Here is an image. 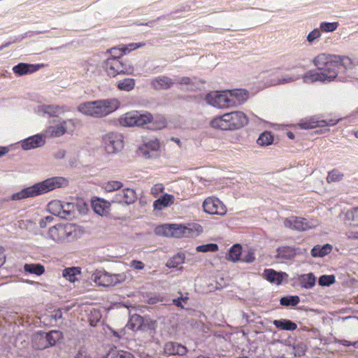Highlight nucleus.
<instances>
[{
    "label": "nucleus",
    "instance_id": "nucleus-7",
    "mask_svg": "<svg viewBox=\"0 0 358 358\" xmlns=\"http://www.w3.org/2000/svg\"><path fill=\"white\" fill-rule=\"evenodd\" d=\"M80 234L78 227L71 223L56 224L49 229L48 237L55 242L71 241Z\"/></svg>",
    "mask_w": 358,
    "mask_h": 358
},
{
    "label": "nucleus",
    "instance_id": "nucleus-43",
    "mask_svg": "<svg viewBox=\"0 0 358 358\" xmlns=\"http://www.w3.org/2000/svg\"><path fill=\"white\" fill-rule=\"evenodd\" d=\"M345 216L346 220L352 222L354 226L358 227V208L348 210Z\"/></svg>",
    "mask_w": 358,
    "mask_h": 358
},
{
    "label": "nucleus",
    "instance_id": "nucleus-22",
    "mask_svg": "<svg viewBox=\"0 0 358 358\" xmlns=\"http://www.w3.org/2000/svg\"><path fill=\"white\" fill-rule=\"evenodd\" d=\"M164 352L167 355H183L187 352V348L176 342H167L164 345Z\"/></svg>",
    "mask_w": 358,
    "mask_h": 358
},
{
    "label": "nucleus",
    "instance_id": "nucleus-40",
    "mask_svg": "<svg viewBox=\"0 0 358 358\" xmlns=\"http://www.w3.org/2000/svg\"><path fill=\"white\" fill-rule=\"evenodd\" d=\"M135 80L132 78H124L117 83V87L121 90L129 92L134 88Z\"/></svg>",
    "mask_w": 358,
    "mask_h": 358
},
{
    "label": "nucleus",
    "instance_id": "nucleus-57",
    "mask_svg": "<svg viewBox=\"0 0 358 358\" xmlns=\"http://www.w3.org/2000/svg\"><path fill=\"white\" fill-rule=\"evenodd\" d=\"M255 255L252 251H249L241 259L243 262L246 263L252 262L255 260Z\"/></svg>",
    "mask_w": 358,
    "mask_h": 358
},
{
    "label": "nucleus",
    "instance_id": "nucleus-5",
    "mask_svg": "<svg viewBox=\"0 0 358 358\" xmlns=\"http://www.w3.org/2000/svg\"><path fill=\"white\" fill-rule=\"evenodd\" d=\"M155 233L159 236L173 238H193L202 232V227L199 224L185 226L178 224H166L155 228Z\"/></svg>",
    "mask_w": 358,
    "mask_h": 358
},
{
    "label": "nucleus",
    "instance_id": "nucleus-15",
    "mask_svg": "<svg viewBox=\"0 0 358 358\" xmlns=\"http://www.w3.org/2000/svg\"><path fill=\"white\" fill-rule=\"evenodd\" d=\"M203 211L209 215H224L227 209L226 206L215 196H208L202 203Z\"/></svg>",
    "mask_w": 358,
    "mask_h": 358
},
{
    "label": "nucleus",
    "instance_id": "nucleus-12",
    "mask_svg": "<svg viewBox=\"0 0 358 358\" xmlns=\"http://www.w3.org/2000/svg\"><path fill=\"white\" fill-rule=\"evenodd\" d=\"M127 327L132 331L142 330L148 331L149 334L153 336L157 325L155 321L144 320L139 315L134 314L130 317Z\"/></svg>",
    "mask_w": 358,
    "mask_h": 358
},
{
    "label": "nucleus",
    "instance_id": "nucleus-50",
    "mask_svg": "<svg viewBox=\"0 0 358 358\" xmlns=\"http://www.w3.org/2000/svg\"><path fill=\"white\" fill-rule=\"evenodd\" d=\"M335 282L334 275H323L319 278V285L321 286H329Z\"/></svg>",
    "mask_w": 358,
    "mask_h": 358
},
{
    "label": "nucleus",
    "instance_id": "nucleus-56",
    "mask_svg": "<svg viewBox=\"0 0 358 358\" xmlns=\"http://www.w3.org/2000/svg\"><path fill=\"white\" fill-rule=\"evenodd\" d=\"M129 266L136 270H143L145 268L144 263L138 260H132Z\"/></svg>",
    "mask_w": 358,
    "mask_h": 358
},
{
    "label": "nucleus",
    "instance_id": "nucleus-8",
    "mask_svg": "<svg viewBox=\"0 0 358 358\" xmlns=\"http://www.w3.org/2000/svg\"><path fill=\"white\" fill-rule=\"evenodd\" d=\"M122 55L110 57L103 63V68L110 77H115L117 75H129L133 72V67L123 63L120 57Z\"/></svg>",
    "mask_w": 358,
    "mask_h": 358
},
{
    "label": "nucleus",
    "instance_id": "nucleus-31",
    "mask_svg": "<svg viewBox=\"0 0 358 358\" xmlns=\"http://www.w3.org/2000/svg\"><path fill=\"white\" fill-rule=\"evenodd\" d=\"M272 322L280 330L294 331L297 329V324L289 320H275Z\"/></svg>",
    "mask_w": 358,
    "mask_h": 358
},
{
    "label": "nucleus",
    "instance_id": "nucleus-18",
    "mask_svg": "<svg viewBox=\"0 0 358 358\" xmlns=\"http://www.w3.org/2000/svg\"><path fill=\"white\" fill-rule=\"evenodd\" d=\"M44 134H36L25 138L20 142L21 147L24 150L35 149L45 143Z\"/></svg>",
    "mask_w": 358,
    "mask_h": 358
},
{
    "label": "nucleus",
    "instance_id": "nucleus-46",
    "mask_svg": "<svg viewBox=\"0 0 358 358\" xmlns=\"http://www.w3.org/2000/svg\"><path fill=\"white\" fill-rule=\"evenodd\" d=\"M339 24L338 22H322L320 24V29L324 32H333L337 29Z\"/></svg>",
    "mask_w": 358,
    "mask_h": 358
},
{
    "label": "nucleus",
    "instance_id": "nucleus-35",
    "mask_svg": "<svg viewBox=\"0 0 358 358\" xmlns=\"http://www.w3.org/2000/svg\"><path fill=\"white\" fill-rule=\"evenodd\" d=\"M24 271L36 275H41L45 272V268L40 264H26L24 266Z\"/></svg>",
    "mask_w": 358,
    "mask_h": 358
},
{
    "label": "nucleus",
    "instance_id": "nucleus-62",
    "mask_svg": "<svg viewBox=\"0 0 358 358\" xmlns=\"http://www.w3.org/2000/svg\"><path fill=\"white\" fill-rule=\"evenodd\" d=\"M65 154L66 152L64 150H59L55 153V157L57 159H63L65 156Z\"/></svg>",
    "mask_w": 358,
    "mask_h": 358
},
{
    "label": "nucleus",
    "instance_id": "nucleus-30",
    "mask_svg": "<svg viewBox=\"0 0 358 358\" xmlns=\"http://www.w3.org/2000/svg\"><path fill=\"white\" fill-rule=\"evenodd\" d=\"M99 187L101 189L105 191L106 192H113L117 190H120L122 187L123 184L121 181L119 180H108L102 182Z\"/></svg>",
    "mask_w": 358,
    "mask_h": 358
},
{
    "label": "nucleus",
    "instance_id": "nucleus-1",
    "mask_svg": "<svg viewBox=\"0 0 358 358\" xmlns=\"http://www.w3.org/2000/svg\"><path fill=\"white\" fill-rule=\"evenodd\" d=\"M248 98L247 91L241 89L211 92L206 96V101L214 107L227 108L243 103Z\"/></svg>",
    "mask_w": 358,
    "mask_h": 358
},
{
    "label": "nucleus",
    "instance_id": "nucleus-39",
    "mask_svg": "<svg viewBox=\"0 0 358 358\" xmlns=\"http://www.w3.org/2000/svg\"><path fill=\"white\" fill-rule=\"evenodd\" d=\"M242 252V247L239 244H236L233 245L229 252V257L228 259L231 260L232 262H238L241 260L240 256Z\"/></svg>",
    "mask_w": 358,
    "mask_h": 358
},
{
    "label": "nucleus",
    "instance_id": "nucleus-25",
    "mask_svg": "<svg viewBox=\"0 0 358 358\" xmlns=\"http://www.w3.org/2000/svg\"><path fill=\"white\" fill-rule=\"evenodd\" d=\"M40 65H34L26 63H20L13 67V71L17 76H24L32 73L38 70Z\"/></svg>",
    "mask_w": 358,
    "mask_h": 358
},
{
    "label": "nucleus",
    "instance_id": "nucleus-24",
    "mask_svg": "<svg viewBox=\"0 0 358 358\" xmlns=\"http://www.w3.org/2000/svg\"><path fill=\"white\" fill-rule=\"evenodd\" d=\"M175 197L173 195L164 194L154 201L153 208L155 210H162L173 205Z\"/></svg>",
    "mask_w": 358,
    "mask_h": 358
},
{
    "label": "nucleus",
    "instance_id": "nucleus-44",
    "mask_svg": "<svg viewBox=\"0 0 358 358\" xmlns=\"http://www.w3.org/2000/svg\"><path fill=\"white\" fill-rule=\"evenodd\" d=\"M299 297L298 296H290L282 297L280 300V304L284 306H295L299 303Z\"/></svg>",
    "mask_w": 358,
    "mask_h": 358
},
{
    "label": "nucleus",
    "instance_id": "nucleus-61",
    "mask_svg": "<svg viewBox=\"0 0 358 358\" xmlns=\"http://www.w3.org/2000/svg\"><path fill=\"white\" fill-rule=\"evenodd\" d=\"M187 300V298L181 297V298L175 299L173 300V303L176 304L177 306L183 308L182 303L186 302Z\"/></svg>",
    "mask_w": 358,
    "mask_h": 358
},
{
    "label": "nucleus",
    "instance_id": "nucleus-36",
    "mask_svg": "<svg viewBox=\"0 0 358 358\" xmlns=\"http://www.w3.org/2000/svg\"><path fill=\"white\" fill-rule=\"evenodd\" d=\"M45 336L50 347L55 345L57 341L62 339V333L57 330H52L48 333H45Z\"/></svg>",
    "mask_w": 358,
    "mask_h": 358
},
{
    "label": "nucleus",
    "instance_id": "nucleus-53",
    "mask_svg": "<svg viewBox=\"0 0 358 358\" xmlns=\"http://www.w3.org/2000/svg\"><path fill=\"white\" fill-rule=\"evenodd\" d=\"M293 351L294 357L301 356L304 355L306 351L305 345L302 343H299L291 348Z\"/></svg>",
    "mask_w": 358,
    "mask_h": 358
},
{
    "label": "nucleus",
    "instance_id": "nucleus-21",
    "mask_svg": "<svg viewBox=\"0 0 358 358\" xmlns=\"http://www.w3.org/2000/svg\"><path fill=\"white\" fill-rule=\"evenodd\" d=\"M301 74L299 69H294L290 73L282 75L271 82V85H285L293 83L300 78Z\"/></svg>",
    "mask_w": 358,
    "mask_h": 358
},
{
    "label": "nucleus",
    "instance_id": "nucleus-64",
    "mask_svg": "<svg viewBox=\"0 0 358 358\" xmlns=\"http://www.w3.org/2000/svg\"><path fill=\"white\" fill-rule=\"evenodd\" d=\"M347 236L348 238L350 239H358V231H356V232H353V231H350V232H348L347 233Z\"/></svg>",
    "mask_w": 358,
    "mask_h": 358
},
{
    "label": "nucleus",
    "instance_id": "nucleus-16",
    "mask_svg": "<svg viewBox=\"0 0 358 358\" xmlns=\"http://www.w3.org/2000/svg\"><path fill=\"white\" fill-rule=\"evenodd\" d=\"M136 199V193L133 189L125 188L117 193L113 198L112 201L121 204L130 205L134 203Z\"/></svg>",
    "mask_w": 358,
    "mask_h": 358
},
{
    "label": "nucleus",
    "instance_id": "nucleus-9",
    "mask_svg": "<svg viewBox=\"0 0 358 358\" xmlns=\"http://www.w3.org/2000/svg\"><path fill=\"white\" fill-rule=\"evenodd\" d=\"M124 273L110 274L106 271L96 270L91 275V280L99 286L109 287L121 283L126 280Z\"/></svg>",
    "mask_w": 358,
    "mask_h": 358
},
{
    "label": "nucleus",
    "instance_id": "nucleus-34",
    "mask_svg": "<svg viewBox=\"0 0 358 358\" xmlns=\"http://www.w3.org/2000/svg\"><path fill=\"white\" fill-rule=\"evenodd\" d=\"M80 273V268L78 267L67 268L63 270L62 275L66 280L71 282H76L77 275Z\"/></svg>",
    "mask_w": 358,
    "mask_h": 358
},
{
    "label": "nucleus",
    "instance_id": "nucleus-3",
    "mask_svg": "<svg viewBox=\"0 0 358 358\" xmlns=\"http://www.w3.org/2000/svg\"><path fill=\"white\" fill-rule=\"evenodd\" d=\"M120 106V101L112 98L82 103L78 106L77 110L85 115L101 118L113 113Z\"/></svg>",
    "mask_w": 358,
    "mask_h": 358
},
{
    "label": "nucleus",
    "instance_id": "nucleus-33",
    "mask_svg": "<svg viewBox=\"0 0 358 358\" xmlns=\"http://www.w3.org/2000/svg\"><path fill=\"white\" fill-rule=\"evenodd\" d=\"M299 280L303 287L306 289H310L315 285L316 278L313 273H310L301 275L299 278Z\"/></svg>",
    "mask_w": 358,
    "mask_h": 358
},
{
    "label": "nucleus",
    "instance_id": "nucleus-47",
    "mask_svg": "<svg viewBox=\"0 0 358 358\" xmlns=\"http://www.w3.org/2000/svg\"><path fill=\"white\" fill-rule=\"evenodd\" d=\"M109 355L110 358H135L131 353L119 350L110 351Z\"/></svg>",
    "mask_w": 358,
    "mask_h": 358
},
{
    "label": "nucleus",
    "instance_id": "nucleus-45",
    "mask_svg": "<svg viewBox=\"0 0 358 358\" xmlns=\"http://www.w3.org/2000/svg\"><path fill=\"white\" fill-rule=\"evenodd\" d=\"M339 66L341 65L346 69H352L356 65V61L352 60L348 57L339 56L338 59Z\"/></svg>",
    "mask_w": 358,
    "mask_h": 358
},
{
    "label": "nucleus",
    "instance_id": "nucleus-14",
    "mask_svg": "<svg viewBox=\"0 0 358 358\" xmlns=\"http://www.w3.org/2000/svg\"><path fill=\"white\" fill-rule=\"evenodd\" d=\"M284 224L287 228L303 231L316 227L319 222L315 220H308L301 217L291 216L285 220Z\"/></svg>",
    "mask_w": 358,
    "mask_h": 358
},
{
    "label": "nucleus",
    "instance_id": "nucleus-19",
    "mask_svg": "<svg viewBox=\"0 0 358 358\" xmlns=\"http://www.w3.org/2000/svg\"><path fill=\"white\" fill-rule=\"evenodd\" d=\"M144 148L142 149L143 155L147 158L157 157L160 150V143L158 139L152 138L145 141Z\"/></svg>",
    "mask_w": 358,
    "mask_h": 358
},
{
    "label": "nucleus",
    "instance_id": "nucleus-41",
    "mask_svg": "<svg viewBox=\"0 0 358 358\" xmlns=\"http://www.w3.org/2000/svg\"><path fill=\"white\" fill-rule=\"evenodd\" d=\"M273 141V137L271 132H263L257 139V143L262 146L271 145Z\"/></svg>",
    "mask_w": 358,
    "mask_h": 358
},
{
    "label": "nucleus",
    "instance_id": "nucleus-42",
    "mask_svg": "<svg viewBox=\"0 0 358 358\" xmlns=\"http://www.w3.org/2000/svg\"><path fill=\"white\" fill-rule=\"evenodd\" d=\"M76 209V206L72 203H62V210L61 214L62 218H67L73 215Z\"/></svg>",
    "mask_w": 358,
    "mask_h": 358
},
{
    "label": "nucleus",
    "instance_id": "nucleus-49",
    "mask_svg": "<svg viewBox=\"0 0 358 358\" xmlns=\"http://www.w3.org/2000/svg\"><path fill=\"white\" fill-rule=\"evenodd\" d=\"M343 176V175L339 171L334 169L329 172L327 180L328 182H338L342 179Z\"/></svg>",
    "mask_w": 358,
    "mask_h": 358
},
{
    "label": "nucleus",
    "instance_id": "nucleus-13",
    "mask_svg": "<svg viewBox=\"0 0 358 358\" xmlns=\"http://www.w3.org/2000/svg\"><path fill=\"white\" fill-rule=\"evenodd\" d=\"M103 145L108 155H115L124 147L122 134L115 132L106 134L103 137Z\"/></svg>",
    "mask_w": 358,
    "mask_h": 358
},
{
    "label": "nucleus",
    "instance_id": "nucleus-4",
    "mask_svg": "<svg viewBox=\"0 0 358 358\" xmlns=\"http://www.w3.org/2000/svg\"><path fill=\"white\" fill-rule=\"evenodd\" d=\"M248 123L247 115L242 111L236 110L215 116L211 121L213 128L220 130H236Z\"/></svg>",
    "mask_w": 358,
    "mask_h": 358
},
{
    "label": "nucleus",
    "instance_id": "nucleus-52",
    "mask_svg": "<svg viewBox=\"0 0 358 358\" xmlns=\"http://www.w3.org/2000/svg\"><path fill=\"white\" fill-rule=\"evenodd\" d=\"M144 44L143 43H130L127 45H124V46H122V52L120 53V55H123L127 52H129L132 50H134L138 48H141L142 46H143Z\"/></svg>",
    "mask_w": 358,
    "mask_h": 358
},
{
    "label": "nucleus",
    "instance_id": "nucleus-29",
    "mask_svg": "<svg viewBox=\"0 0 358 358\" xmlns=\"http://www.w3.org/2000/svg\"><path fill=\"white\" fill-rule=\"evenodd\" d=\"M305 83H312L314 82L320 81L326 83L324 75L321 72H317L315 70H310L307 71L302 77Z\"/></svg>",
    "mask_w": 358,
    "mask_h": 358
},
{
    "label": "nucleus",
    "instance_id": "nucleus-59",
    "mask_svg": "<svg viewBox=\"0 0 358 358\" xmlns=\"http://www.w3.org/2000/svg\"><path fill=\"white\" fill-rule=\"evenodd\" d=\"M339 343H341V345H345V346H354L355 348H358V341H356V342H350L347 340H340L339 341Z\"/></svg>",
    "mask_w": 358,
    "mask_h": 358
},
{
    "label": "nucleus",
    "instance_id": "nucleus-26",
    "mask_svg": "<svg viewBox=\"0 0 358 358\" xmlns=\"http://www.w3.org/2000/svg\"><path fill=\"white\" fill-rule=\"evenodd\" d=\"M264 276L266 280L272 283L280 285L283 280L288 278V275L285 272H276L273 269H266Z\"/></svg>",
    "mask_w": 358,
    "mask_h": 358
},
{
    "label": "nucleus",
    "instance_id": "nucleus-6",
    "mask_svg": "<svg viewBox=\"0 0 358 358\" xmlns=\"http://www.w3.org/2000/svg\"><path fill=\"white\" fill-rule=\"evenodd\" d=\"M339 55L321 53L315 57L313 63L319 70H322L326 83L334 80L338 75Z\"/></svg>",
    "mask_w": 358,
    "mask_h": 358
},
{
    "label": "nucleus",
    "instance_id": "nucleus-55",
    "mask_svg": "<svg viewBox=\"0 0 358 358\" xmlns=\"http://www.w3.org/2000/svg\"><path fill=\"white\" fill-rule=\"evenodd\" d=\"M174 81L175 83H178L180 85H189L193 83L192 80L189 77L176 78Z\"/></svg>",
    "mask_w": 358,
    "mask_h": 358
},
{
    "label": "nucleus",
    "instance_id": "nucleus-63",
    "mask_svg": "<svg viewBox=\"0 0 358 358\" xmlns=\"http://www.w3.org/2000/svg\"><path fill=\"white\" fill-rule=\"evenodd\" d=\"M91 314L92 316L94 317V320H96V322L99 321L101 317V315L99 310H92Z\"/></svg>",
    "mask_w": 358,
    "mask_h": 358
},
{
    "label": "nucleus",
    "instance_id": "nucleus-38",
    "mask_svg": "<svg viewBox=\"0 0 358 358\" xmlns=\"http://www.w3.org/2000/svg\"><path fill=\"white\" fill-rule=\"evenodd\" d=\"M185 255L182 253H178L176 255L171 258L166 264L169 268H177L179 265L184 263Z\"/></svg>",
    "mask_w": 358,
    "mask_h": 358
},
{
    "label": "nucleus",
    "instance_id": "nucleus-37",
    "mask_svg": "<svg viewBox=\"0 0 358 358\" xmlns=\"http://www.w3.org/2000/svg\"><path fill=\"white\" fill-rule=\"evenodd\" d=\"M62 210V202L59 200L51 201L48 204V210L52 215L59 216L61 217Z\"/></svg>",
    "mask_w": 358,
    "mask_h": 358
},
{
    "label": "nucleus",
    "instance_id": "nucleus-23",
    "mask_svg": "<svg viewBox=\"0 0 358 358\" xmlns=\"http://www.w3.org/2000/svg\"><path fill=\"white\" fill-rule=\"evenodd\" d=\"M174 84L173 79L165 76L156 77L151 82V85L156 90H167L173 87Z\"/></svg>",
    "mask_w": 358,
    "mask_h": 358
},
{
    "label": "nucleus",
    "instance_id": "nucleus-32",
    "mask_svg": "<svg viewBox=\"0 0 358 358\" xmlns=\"http://www.w3.org/2000/svg\"><path fill=\"white\" fill-rule=\"evenodd\" d=\"M332 248L333 247L330 244H325L324 245H317L311 250V255L314 257H322L330 253Z\"/></svg>",
    "mask_w": 358,
    "mask_h": 358
},
{
    "label": "nucleus",
    "instance_id": "nucleus-60",
    "mask_svg": "<svg viewBox=\"0 0 358 358\" xmlns=\"http://www.w3.org/2000/svg\"><path fill=\"white\" fill-rule=\"evenodd\" d=\"M122 47L121 48H117V47H115V48H113L110 50H108V52H110L111 54V57H113L115 55H119L120 53L122 52Z\"/></svg>",
    "mask_w": 358,
    "mask_h": 358
},
{
    "label": "nucleus",
    "instance_id": "nucleus-54",
    "mask_svg": "<svg viewBox=\"0 0 358 358\" xmlns=\"http://www.w3.org/2000/svg\"><path fill=\"white\" fill-rule=\"evenodd\" d=\"M164 191V186L162 183L155 184L153 187H152L150 189L151 194L157 197L159 196L160 193H162Z\"/></svg>",
    "mask_w": 358,
    "mask_h": 358
},
{
    "label": "nucleus",
    "instance_id": "nucleus-11",
    "mask_svg": "<svg viewBox=\"0 0 358 358\" xmlns=\"http://www.w3.org/2000/svg\"><path fill=\"white\" fill-rule=\"evenodd\" d=\"M75 126V120L73 119L62 120L61 118L54 120L50 122L44 131V136L48 138L60 137L66 133H71L73 129L69 130V126Z\"/></svg>",
    "mask_w": 358,
    "mask_h": 358
},
{
    "label": "nucleus",
    "instance_id": "nucleus-2",
    "mask_svg": "<svg viewBox=\"0 0 358 358\" xmlns=\"http://www.w3.org/2000/svg\"><path fill=\"white\" fill-rule=\"evenodd\" d=\"M68 185L69 180L64 177L50 178L13 194L11 196V199L13 201H17L29 197H34L47 193L57 188L66 187Z\"/></svg>",
    "mask_w": 358,
    "mask_h": 358
},
{
    "label": "nucleus",
    "instance_id": "nucleus-27",
    "mask_svg": "<svg viewBox=\"0 0 358 358\" xmlns=\"http://www.w3.org/2000/svg\"><path fill=\"white\" fill-rule=\"evenodd\" d=\"M38 110L39 112L48 114L50 116H57L65 111L64 106L58 105H42L38 106Z\"/></svg>",
    "mask_w": 358,
    "mask_h": 358
},
{
    "label": "nucleus",
    "instance_id": "nucleus-58",
    "mask_svg": "<svg viewBox=\"0 0 358 358\" xmlns=\"http://www.w3.org/2000/svg\"><path fill=\"white\" fill-rule=\"evenodd\" d=\"M74 358H94L89 353L84 350H80Z\"/></svg>",
    "mask_w": 358,
    "mask_h": 358
},
{
    "label": "nucleus",
    "instance_id": "nucleus-51",
    "mask_svg": "<svg viewBox=\"0 0 358 358\" xmlns=\"http://www.w3.org/2000/svg\"><path fill=\"white\" fill-rule=\"evenodd\" d=\"M322 36L321 30L317 28L312 30L307 36V41L310 44H313L315 42L316 40L319 39Z\"/></svg>",
    "mask_w": 358,
    "mask_h": 358
},
{
    "label": "nucleus",
    "instance_id": "nucleus-10",
    "mask_svg": "<svg viewBox=\"0 0 358 358\" xmlns=\"http://www.w3.org/2000/svg\"><path fill=\"white\" fill-rule=\"evenodd\" d=\"M152 120V115L148 112L131 111L122 115L119 122L123 127H142Z\"/></svg>",
    "mask_w": 358,
    "mask_h": 358
},
{
    "label": "nucleus",
    "instance_id": "nucleus-17",
    "mask_svg": "<svg viewBox=\"0 0 358 358\" xmlns=\"http://www.w3.org/2000/svg\"><path fill=\"white\" fill-rule=\"evenodd\" d=\"M338 120H320L317 117H312L308 120H303L299 123V127L301 129H310L313 128H315L317 127H324V126H333L336 124Z\"/></svg>",
    "mask_w": 358,
    "mask_h": 358
},
{
    "label": "nucleus",
    "instance_id": "nucleus-28",
    "mask_svg": "<svg viewBox=\"0 0 358 358\" xmlns=\"http://www.w3.org/2000/svg\"><path fill=\"white\" fill-rule=\"evenodd\" d=\"M33 347L36 350H43L48 348V343L45 336V332L38 331L33 335Z\"/></svg>",
    "mask_w": 358,
    "mask_h": 358
},
{
    "label": "nucleus",
    "instance_id": "nucleus-20",
    "mask_svg": "<svg viewBox=\"0 0 358 358\" xmlns=\"http://www.w3.org/2000/svg\"><path fill=\"white\" fill-rule=\"evenodd\" d=\"M92 208L97 215L106 216L109 213L110 203L105 199L96 198L92 201Z\"/></svg>",
    "mask_w": 358,
    "mask_h": 358
},
{
    "label": "nucleus",
    "instance_id": "nucleus-48",
    "mask_svg": "<svg viewBox=\"0 0 358 358\" xmlns=\"http://www.w3.org/2000/svg\"><path fill=\"white\" fill-rule=\"evenodd\" d=\"M196 250L199 252H215L218 250V245L215 243H208L198 245Z\"/></svg>",
    "mask_w": 358,
    "mask_h": 358
}]
</instances>
